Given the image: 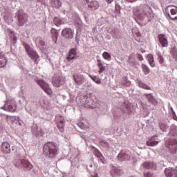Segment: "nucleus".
Returning a JSON list of instances; mask_svg holds the SVG:
<instances>
[{"instance_id":"obj_17","label":"nucleus","mask_w":177,"mask_h":177,"mask_svg":"<svg viewBox=\"0 0 177 177\" xmlns=\"http://www.w3.org/2000/svg\"><path fill=\"white\" fill-rule=\"evenodd\" d=\"M36 46L42 51L45 50V49H46V45L45 44V41L44 39L37 37L36 39Z\"/></svg>"},{"instance_id":"obj_10","label":"nucleus","mask_w":177,"mask_h":177,"mask_svg":"<svg viewBox=\"0 0 177 177\" xmlns=\"http://www.w3.org/2000/svg\"><path fill=\"white\" fill-rule=\"evenodd\" d=\"M73 78L77 85H82V84L85 82V77L84 75H81L80 73L73 74Z\"/></svg>"},{"instance_id":"obj_60","label":"nucleus","mask_w":177,"mask_h":177,"mask_svg":"<svg viewBox=\"0 0 177 177\" xmlns=\"http://www.w3.org/2000/svg\"><path fill=\"white\" fill-rule=\"evenodd\" d=\"M173 57H174L175 58H176L177 57V54H174V55H173Z\"/></svg>"},{"instance_id":"obj_29","label":"nucleus","mask_w":177,"mask_h":177,"mask_svg":"<svg viewBox=\"0 0 177 177\" xmlns=\"http://www.w3.org/2000/svg\"><path fill=\"white\" fill-rule=\"evenodd\" d=\"M159 127L162 132H167V129L169 128V126H168V124H165L164 122H160Z\"/></svg>"},{"instance_id":"obj_61","label":"nucleus","mask_w":177,"mask_h":177,"mask_svg":"<svg viewBox=\"0 0 177 177\" xmlns=\"http://www.w3.org/2000/svg\"><path fill=\"white\" fill-rule=\"evenodd\" d=\"M87 171L88 172L91 173V169H89V168H87Z\"/></svg>"},{"instance_id":"obj_31","label":"nucleus","mask_w":177,"mask_h":177,"mask_svg":"<svg viewBox=\"0 0 177 177\" xmlns=\"http://www.w3.org/2000/svg\"><path fill=\"white\" fill-rule=\"evenodd\" d=\"M156 55L158 57V63H160L161 66H164V62H165L164 57H162V55H161V53H160V51H158L156 53Z\"/></svg>"},{"instance_id":"obj_40","label":"nucleus","mask_w":177,"mask_h":177,"mask_svg":"<svg viewBox=\"0 0 177 177\" xmlns=\"http://www.w3.org/2000/svg\"><path fill=\"white\" fill-rule=\"evenodd\" d=\"M77 127H79L80 129H85V128H86V124H85V123L83 122H80L77 123Z\"/></svg>"},{"instance_id":"obj_39","label":"nucleus","mask_w":177,"mask_h":177,"mask_svg":"<svg viewBox=\"0 0 177 177\" xmlns=\"http://www.w3.org/2000/svg\"><path fill=\"white\" fill-rule=\"evenodd\" d=\"M54 6L57 8H60V6H62V2L60 0H54Z\"/></svg>"},{"instance_id":"obj_41","label":"nucleus","mask_w":177,"mask_h":177,"mask_svg":"<svg viewBox=\"0 0 177 177\" xmlns=\"http://www.w3.org/2000/svg\"><path fill=\"white\" fill-rule=\"evenodd\" d=\"M145 177H154V173L153 171L144 172Z\"/></svg>"},{"instance_id":"obj_52","label":"nucleus","mask_w":177,"mask_h":177,"mask_svg":"<svg viewBox=\"0 0 177 177\" xmlns=\"http://www.w3.org/2000/svg\"><path fill=\"white\" fill-rule=\"evenodd\" d=\"M75 41L78 44L80 42V35L78 34L76 35Z\"/></svg>"},{"instance_id":"obj_16","label":"nucleus","mask_w":177,"mask_h":177,"mask_svg":"<svg viewBox=\"0 0 177 177\" xmlns=\"http://www.w3.org/2000/svg\"><path fill=\"white\" fill-rule=\"evenodd\" d=\"M159 42L160 45L162 46V48H168L169 43H168V39H167V37L165 35L160 34L158 35Z\"/></svg>"},{"instance_id":"obj_23","label":"nucleus","mask_w":177,"mask_h":177,"mask_svg":"<svg viewBox=\"0 0 177 177\" xmlns=\"http://www.w3.org/2000/svg\"><path fill=\"white\" fill-rule=\"evenodd\" d=\"M52 39L55 44H57V37L59 35V30L52 28L51 29Z\"/></svg>"},{"instance_id":"obj_43","label":"nucleus","mask_w":177,"mask_h":177,"mask_svg":"<svg viewBox=\"0 0 177 177\" xmlns=\"http://www.w3.org/2000/svg\"><path fill=\"white\" fill-rule=\"evenodd\" d=\"M118 33H119L118 30L114 29L112 31L111 35H113V37H114V38H118Z\"/></svg>"},{"instance_id":"obj_36","label":"nucleus","mask_w":177,"mask_h":177,"mask_svg":"<svg viewBox=\"0 0 177 177\" xmlns=\"http://www.w3.org/2000/svg\"><path fill=\"white\" fill-rule=\"evenodd\" d=\"M53 85L57 88H59L60 85H63V83H62V80L60 78H58L57 80H53Z\"/></svg>"},{"instance_id":"obj_59","label":"nucleus","mask_w":177,"mask_h":177,"mask_svg":"<svg viewBox=\"0 0 177 177\" xmlns=\"http://www.w3.org/2000/svg\"><path fill=\"white\" fill-rule=\"evenodd\" d=\"M93 167V165H92V164H90L88 166V168H92Z\"/></svg>"},{"instance_id":"obj_8","label":"nucleus","mask_w":177,"mask_h":177,"mask_svg":"<svg viewBox=\"0 0 177 177\" xmlns=\"http://www.w3.org/2000/svg\"><path fill=\"white\" fill-rule=\"evenodd\" d=\"M120 110L124 114H132V105L127 102H123L120 104Z\"/></svg>"},{"instance_id":"obj_22","label":"nucleus","mask_w":177,"mask_h":177,"mask_svg":"<svg viewBox=\"0 0 177 177\" xmlns=\"http://www.w3.org/2000/svg\"><path fill=\"white\" fill-rule=\"evenodd\" d=\"M157 138V136H153L147 141V146L154 147V146H157L158 145L159 142L156 140V138Z\"/></svg>"},{"instance_id":"obj_37","label":"nucleus","mask_w":177,"mask_h":177,"mask_svg":"<svg viewBox=\"0 0 177 177\" xmlns=\"http://www.w3.org/2000/svg\"><path fill=\"white\" fill-rule=\"evenodd\" d=\"M89 77L91 78V80L93 81H94V82H95L96 84H100L102 82V80L99 78L97 77L96 76H92V75H89Z\"/></svg>"},{"instance_id":"obj_14","label":"nucleus","mask_w":177,"mask_h":177,"mask_svg":"<svg viewBox=\"0 0 177 177\" xmlns=\"http://www.w3.org/2000/svg\"><path fill=\"white\" fill-rule=\"evenodd\" d=\"M84 97H86V100L84 102L85 106L88 107L89 109H93L95 107V105L93 103V99H92V95L91 94H88L86 95Z\"/></svg>"},{"instance_id":"obj_35","label":"nucleus","mask_w":177,"mask_h":177,"mask_svg":"<svg viewBox=\"0 0 177 177\" xmlns=\"http://www.w3.org/2000/svg\"><path fill=\"white\" fill-rule=\"evenodd\" d=\"M142 70L145 75H147V74H150V68H149V66H147L145 64H142Z\"/></svg>"},{"instance_id":"obj_12","label":"nucleus","mask_w":177,"mask_h":177,"mask_svg":"<svg viewBox=\"0 0 177 177\" xmlns=\"http://www.w3.org/2000/svg\"><path fill=\"white\" fill-rule=\"evenodd\" d=\"M111 175L113 177H120L124 175V170L121 167H113L111 171Z\"/></svg>"},{"instance_id":"obj_49","label":"nucleus","mask_w":177,"mask_h":177,"mask_svg":"<svg viewBox=\"0 0 177 177\" xmlns=\"http://www.w3.org/2000/svg\"><path fill=\"white\" fill-rule=\"evenodd\" d=\"M15 124H16V125H19V127H21V125H23L24 122H23V120L19 119V120H18L17 122Z\"/></svg>"},{"instance_id":"obj_4","label":"nucleus","mask_w":177,"mask_h":177,"mask_svg":"<svg viewBox=\"0 0 177 177\" xmlns=\"http://www.w3.org/2000/svg\"><path fill=\"white\" fill-rule=\"evenodd\" d=\"M24 46L26 49V51L28 54V56L31 58L32 60H34L36 63L37 60H38L39 56H38V54H37V52L34 51L31 46L28 45L27 43H24Z\"/></svg>"},{"instance_id":"obj_47","label":"nucleus","mask_w":177,"mask_h":177,"mask_svg":"<svg viewBox=\"0 0 177 177\" xmlns=\"http://www.w3.org/2000/svg\"><path fill=\"white\" fill-rule=\"evenodd\" d=\"M136 35L137 37V38H136V39L138 41L140 42V37H142V35L140 34V32H136Z\"/></svg>"},{"instance_id":"obj_20","label":"nucleus","mask_w":177,"mask_h":177,"mask_svg":"<svg viewBox=\"0 0 177 177\" xmlns=\"http://www.w3.org/2000/svg\"><path fill=\"white\" fill-rule=\"evenodd\" d=\"M143 97H145V99H147V100L151 103V104H157V100H156V98H154V96H153V95H151V93L147 94V93H145L143 95Z\"/></svg>"},{"instance_id":"obj_62","label":"nucleus","mask_w":177,"mask_h":177,"mask_svg":"<svg viewBox=\"0 0 177 177\" xmlns=\"http://www.w3.org/2000/svg\"><path fill=\"white\" fill-rule=\"evenodd\" d=\"M19 26H23V24H21Z\"/></svg>"},{"instance_id":"obj_33","label":"nucleus","mask_w":177,"mask_h":177,"mask_svg":"<svg viewBox=\"0 0 177 177\" xmlns=\"http://www.w3.org/2000/svg\"><path fill=\"white\" fill-rule=\"evenodd\" d=\"M134 15L137 17V19H138V20H143L145 19V16L147 15V13L144 12L142 14H140V12H134Z\"/></svg>"},{"instance_id":"obj_46","label":"nucleus","mask_w":177,"mask_h":177,"mask_svg":"<svg viewBox=\"0 0 177 177\" xmlns=\"http://www.w3.org/2000/svg\"><path fill=\"white\" fill-rule=\"evenodd\" d=\"M54 23H62V18L60 17H55L53 18Z\"/></svg>"},{"instance_id":"obj_63","label":"nucleus","mask_w":177,"mask_h":177,"mask_svg":"<svg viewBox=\"0 0 177 177\" xmlns=\"http://www.w3.org/2000/svg\"><path fill=\"white\" fill-rule=\"evenodd\" d=\"M142 53H145V51H142Z\"/></svg>"},{"instance_id":"obj_50","label":"nucleus","mask_w":177,"mask_h":177,"mask_svg":"<svg viewBox=\"0 0 177 177\" xmlns=\"http://www.w3.org/2000/svg\"><path fill=\"white\" fill-rule=\"evenodd\" d=\"M137 58L140 62H142L143 60V56H142L140 54H137Z\"/></svg>"},{"instance_id":"obj_51","label":"nucleus","mask_w":177,"mask_h":177,"mask_svg":"<svg viewBox=\"0 0 177 177\" xmlns=\"http://www.w3.org/2000/svg\"><path fill=\"white\" fill-rule=\"evenodd\" d=\"M97 66L99 68L103 66V64H102V61H100V59H97Z\"/></svg>"},{"instance_id":"obj_18","label":"nucleus","mask_w":177,"mask_h":177,"mask_svg":"<svg viewBox=\"0 0 177 177\" xmlns=\"http://www.w3.org/2000/svg\"><path fill=\"white\" fill-rule=\"evenodd\" d=\"M1 151L3 154H10V144L8 142H3L1 147Z\"/></svg>"},{"instance_id":"obj_27","label":"nucleus","mask_w":177,"mask_h":177,"mask_svg":"<svg viewBox=\"0 0 177 177\" xmlns=\"http://www.w3.org/2000/svg\"><path fill=\"white\" fill-rule=\"evenodd\" d=\"M99 2L97 1H93L88 5V8H91V10H96V9H99Z\"/></svg>"},{"instance_id":"obj_57","label":"nucleus","mask_w":177,"mask_h":177,"mask_svg":"<svg viewBox=\"0 0 177 177\" xmlns=\"http://www.w3.org/2000/svg\"><path fill=\"white\" fill-rule=\"evenodd\" d=\"M146 10H150V9H151L150 7H147L146 8Z\"/></svg>"},{"instance_id":"obj_48","label":"nucleus","mask_w":177,"mask_h":177,"mask_svg":"<svg viewBox=\"0 0 177 177\" xmlns=\"http://www.w3.org/2000/svg\"><path fill=\"white\" fill-rule=\"evenodd\" d=\"M100 71H99V74H102V73H103V71H104V70H106V66H100Z\"/></svg>"},{"instance_id":"obj_6","label":"nucleus","mask_w":177,"mask_h":177,"mask_svg":"<svg viewBox=\"0 0 177 177\" xmlns=\"http://www.w3.org/2000/svg\"><path fill=\"white\" fill-rule=\"evenodd\" d=\"M140 169H152L156 170L157 169V163L153 161H145L142 163L140 166Z\"/></svg>"},{"instance_id":"obj_55","label":"nucleus","mask_w":177,"mask_h":177,"mask_svg":"<svg viewBox=\"0 0 177 177\" xmlns=\"http://www.w3.org/2000/svg\"><path fill=\"white\" fill-rule=\"evenodd\" d=\"M173 119H174L175 121H177V116H176V114H174V115H173Z\"/></svg>"},{"instance_id":"obj_19","label":"nucleus","mask_w":177,"mask_h":177,"mask_svg":"<svg viewBox=\"0 0 177 177\" xmlns=\"http://www.w3.org/2000/svg\"><path fill=\"white\" fill-rule=\"evenodd\" d=\"M18 20L19 23H27L28 20V15L24 12H19L18 15Z\"/></svg>"},{"instance_id":"obj_32","label":"nucleus","mask_w":177,"mask_h":177,"mask_svg":"<svg viewBox=\"0 0 177 177\" xmlns=\"http://www.w3.org/2000/svg\"><path fill=\"white\" fill-rule=\"evenodd\" d=\"M122 85H123L126 88H129V86H131V82L128 80V77H123V80L122 81Z\"/></svg>"},{"instance_id":"obj_58","label":"nucleus","mask_w":177,"mask_h":177,"mask_svg":"<svg viewBox=\"0 0 177 177\" xmlns=\"http://www.w3.org/2000/svg\"><path fill=\"white\" fill-rule=\"evenodd\" d=\"M62 24L58 23V24H55V26H57V27H59V26H60Z\"/></svg>"},{"instance_id":"obj_21","label":"nucleus","mask_w":177,"mask_h":177,"mask_svg":"<svg viewBox=\"0 0 177 177\" xmlns=\"http://www.w3.org/2000/svg\"><path fill=\"white\" fill-rule=\"evenodd\" d=\"M75 56H77V49L71 48L69 50L68 55L66 59L68 62H71V60H74V59H75Z\"/></svg>"},{"instance_id":"obj_30","label":"nucleus","mask_w":177,"mask_h":177,"mask_svg":"<svg viewBox=\"0 0 177 177\" xmlns=\"http://www.w3.org/2000/svg\"><path fill=\"white\" fill-rule=\"evenodd\" d=\"M169 135H171L172 136H176L177 135V127L174 124H172L170 127Z\"/></svg>"},{"instance_id":"obj_3","label":"nucleus","mask_w":177,"mask_h":177,"mask_svg":"<svg viewBox=\"0 0 177 177\" xmlns=\"http://www.w3.org/2000/svg\"><path fill=\"white\" fill-rule=\"evenodd\" d=\"M1 110H5V111H11L12 113H15V111H16V109H17V104L15 100L7 98V101L4 106L1 107Z\"/></svg>"},{"instance_id":"obj_34","label":"nucleus","mask_w":177,"mask_h":177,"mask_svg":"<svg viewBox=\"0 0 177 177\" xmlns=\"http://www.w3.org/2000/svg\"><path fill=\"white\" fill-rule=\"evenodd\" d=\"M100 145L104 147V149H106V150H110V144L107 142L106 140H102L100 142Z\"/></svg>"},{"instance_id":"obj_25","label":"nucleus","mask_w":177,"mask_h":177,"mask_svg":"<svg viewBox=\"0 0 177 177\" xmlns=\"http://www.w3.org/2000/svg\"><path fill=\"white\" fill-rule=\"evenodd\" d=\"M169 149L173 154H176L177 141L174 140V142H170V144L169 145Z\"/></svg>"},{"instance_id":"obj_53","label":"nucleus","mask_w":177,"mask_h":177,"mask_svg":"<svg viewBox=\"0 0 177 177\" xmlns=\"http://www.w3.org/2000/svg\"><path fill=\"white\" fill-rule=\"evenodd\" d=\"M105 1L110 4L112 3V2H114V0H105Z\"/></svg>"},{"instance_id":"obj_13","label":"nucleus","mask_w":177,"mask_h":177,"mask_svg":"<svg viewBox=\"0 0 177 177\" xmlns=\"http://www.w3.org/2000/svg\"><path fill=\"white\" fill-rule=\"evenodd\" d=\"M62 35L66 39H72L74 37V32L70 28H65L62 31Z\"/></svg>"},{"instance_id":"obj_45","label":"nucleus","mask_w":177,"mask_h":177,"mask_svg":"<svg viewBox=\"0 0 177 177\" xmlns=\"http://www.w3.org/2000/svg\"><path fill=\"white\" fill-rule=\"evenodd\" d=\"M44 110H50V104L48 101H46L45 105L43 106Z\"/></svg>"},{"instance_id":"obj_9","label":"nucleus","mask_w":177,"mask_h":177,"mask_svg":"<svg viewBox=\"0 0 177 177\" xmlns=\"http://www.w3.org/2000/svg\"><path fill=\"white\" fill-rule=\"evenodd\" d=\"M118 161L122 162V161H129L131 156L125 151H121L117 156Z\"/></svg>"},{"instance_id":"obj_1","label":"nucleus","mask_w":177,"mask_h":177,"mask_svg":"<svg viewBox=\"0 0 177 177\" xmlns=\"http://www.w3.org/2000/svg\"><path fill=\"white\" fill-rule=\"evenodd\" d=\"M43 151L44 156L48 158H54L57 154H59V148L56 146V143L53 142H46L44 147Z\"/></svg>"},{"instance_id":"obj_28","label":"nucleus","mask_w":177,"mask_h":177,"mask_svg":"<svg viewBox=\"0 0 177 177\" xmlns=\"http://www.w3.org/2000/svg\"><path fill=\"white\" fill-rule=\"evenodd\" d=\"M147 59H148L151 67H156V64H154V57H153V55L149 54L147 56Z\"/></svg>"},{"instance_id":"obj_42","label":"nucleus","mask_w":177,"mask_h":177,"mask_svg":"<svg viewBox=\"0 0 177 177\" xmlns=\"http://www.w3.org/2000/svg\"><path fill=\"white\" fill-rule=\"evenodd\" d=\"M11 120H12V122H13V124H17V122L19 121L20 118L18 116H12Z\"/></svg>"},{"instance_id":"obj_5","label":"nucleus","mask_w":177,"mask_h":177,"mask_svg":"<svg viewBox=\"0 0 177 177\" xmlns=\"http://www.w3.org/2000/svg\"><path fill=\"white\" fill-rule=\"evenodd\" d=\"M57 128L59 129V132H64V126L66 125V121L64 118L62 117L60 115H57L55 117Z\"/></svg>"},{"instance_id":"obj_24","label":"nucleus","mask_w":177,"mask_h":177,"mask_svg":"<svg viewBox=\"0 0 177 177\" xmlns=\"http://www.w3.org/2000/svg\"><path fill=\"white\" fill-rule=\"evenodd\" d=\"M8 34L10 36V38L12 42V44L17 43V36H16V33L10 29L8 30Z\"/></svg>"},{"instance_id":"obj_38","label":"nucleus","mask_w":177,"mask_h":177,"mask_svg":"<svg viewBox=\"0 0 177 177\" xmlns=\"http://www.w3.org/2000/svg\"><path fill=\"white\" fill-rule=\"evenodd\" d=\"M102 57L105 60H109V59H111V55L108 52H104L102 53Z\"/></svg>"},{"instance_id":"obj_44","label":"nucleus","mask_w":177,"mask_h":177,"mask_svg":"<svg viewBox=\"0 0 177 177\" xmlns=\"http://www.w3.org/2000/svg\"><path fill=\"white\" fill-rule=\"evenodd\" d=\"M45 103H46V101H45V100H44V98L39 99V106H41V107L44 108V106H45Z\"/></svg>"},{"instance_id":"obj_56","label":"nucleus","mask_w":177,"mask_h":177,"mask_svg":"<svg viewBox=\"0 0 177 177\" xmlns=\"http://www.w3.org/2000/svg\"><path fill=\"white\" fill-rule=\"evenodd\" d=\"M171 110L173 114H175V111H174V108L171 107Z\"/></svg>"},{"instance_id":"obj_26","label":"nucleus","mask_w":177,"mask_h":177,"mask_svg":"<svg viewBox=\"0 0 177 177\" xmlns=\"http://www.w3.org/2000/svg\"><path fill=\"white\" fill-rule=\"evenodd\" d=\"M136 82L139 88H142V89H146L147 91H151V87L147 86V84L143 83L139 79H137Z\"/></svg>"},{"instance_id":"obj_7","label":"nucleus","mask_w":177,"mask_h":177,"mask_svg":"<svg viewBox=\"0 0 177 177\" xmlns=\"http://www.w3.org/2000/svg\"><path fill=\"white\" fill-rule=\"evenodd\" d=\"M37 84L41 86V88L43 89V91L47 93V95H50L53 93L52 91V88L49 87V84H48L44 80H37Z\"/></svg>"},{"instance_id":"obj_15","label":"nucleus","mask_w":177,"mask_h":177,"mask_svg":"<svg viewBox=\"0 0 177 177\" xmlns=\"http://www.w3.org/2000/svg\"><path fill=\"white\" fill-rule=\"evenodd\" d=\"M166 177H177V169L172 167H167L165 169Z\"/></svg>"},{"instance_id":"obj_11","label":"nucleus","mask_w":177,"mask_h":177,"mask_svg":"<svg viewBox=\"0 0 177 177\" xmlns=\"http://www.w3.org/2000/svg\"><path fill=\"white\" fill-rule=\"evenodd\" d=\"M31 131L32 135L36 136V138H41V136H44V132L42 131V129L38 127V125L37 124H34L32 127Z\"/></svg>"},{"instance_id":"obj_54","label":"nucleus","mask_w":177,"mask_h":177,"mask_svg":"<svg viewBox=\"0 0 177 177\" xmlns=\"http://www.w3.org/2000/svg\"><path fill=\"white\" fill-rule=\"evenodd\" d=\"M91 177H99L97 175V173H94L93 174H91Z\"/></svg>"},{"instance_id":"obj_2","label":"nucleus","mask_w":177,"mask_h":177,"mask_svg":"<svg viewBox=\"0 0 177 177\" xmlns=\"http://www.w3.org/2000/svg\"><path fill=\"white\" fill-rule=\"evenodd\" d=\"M14 165L16 168H19V169H22L26 172L31 171V169L34 168V165H32L30 161L24 158L16 159L14 161Z\"/></svg>"}]
</instances>
